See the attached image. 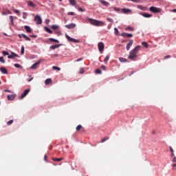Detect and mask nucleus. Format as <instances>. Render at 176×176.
Masks as SVG:
<instances>
[{"label": "nucleus", "mask_w": 176, "mask_h": 176, "mask_svg": "<svg viewBox=\"0 0 176 176\" xmlns=\"http://www.w3.org/2000/svg\"><path fill=\"white\" fill-rule=\"evenodd\" d=\"M141 45H137L135 48L131 50L128 58H129V60H134V58H137V57H138V55L137 54H138V52L141 50Z\"/></svg>", "instance_id": "f257e3e1"}, {"label": "nucleus", "mask_w": 176, "mask_h": 176, "mask_svg": "<svg viewBox=\"0 0 176 176\" xmlns=\"http://www.w3.org/2000/svg\"><path fill=\"white\" fill-rule=\"evenodd\" d=\"M89 23L91 24V25H95L96 27H102L105 25V23L104 21L93 19H88Z\"/></svg>", "instance_id": "f03ea898"}, {"label": "nucleus", "mask_w": 176, "mask_h": 176, "mask_svg": "<svg viewBox=\"0 0 176 176\" xmlns=\"http://www.w3.org/2000/svg\"><path fill=\"white\" fill-rule=\"evenodd\" d=\"M149 10L152 13H160V12H162V8H159L155 6H151L149 8Z\"/></svg>", "instance_id": "7ed1b4c3"}, {"label": "nucleus", "mask_w": 176, "mask_h": 176, "mask_svg": "<svg viewBox=\"0 0 176 176\" xmlns=\"http://www.w3.org/2000/svg\"><path fill=\"white\" fill-rule=\"evenodd\" d=\"M98 47L100 53H103L104 50L105 49V45L102 42H100L98 44Z\"/></svg>", "instance_id": "20e7f679"}, {"label": "nucleus", "mask_w": 176, "mask_h": 176, "mask_svg": "<svg viewBox=\"0 0 176 176\" xmlns=\"http://www.w3.org/2000/svg\"><path fill=\"white\" fill-rule=\"evenodd\" d=\"M65 38H66V39H67L70 42H73L74 43H79V42H80L79 40L74 38H71V36H69L67 34H65Z\"/></svg>", "instance_id": "39448f33"}, {"label": "nucleus", "mask_w": 176, "mask_h": 176, "mask_svg": "<svg viewBox=\"0 0 176 176\" xmlns=\"http://www.w3.org/2000/svg\"><path fill=\"white\" fill-rule=\"evenodd\" d=\"M34 21L36 22V24H38V25L42 24V19L41 18V16H39V15H36L34 17Z\"/></svg>", "instance_id": "423d86ee"}, {"label": "nucleus", "mask_w": 176, "mask_h": 176, "mask_svg": "<svg viewBox=\"0 0 176 176\" xmlns=\"http://www.w3.org/2000/svg\"><path fill=\"white\" fill-rule=\"evenodd\" d=\"M17 95L15 94H11V95H8L7 96V100L8 101H14V98H16Z\"/></svg>", "instance_id": "0eeeda50"}, {"label": "nucleus", "mask_w": 176, "mask_h": 176, "mask_svg": "<svg viewBox=\"0 0 176 176\" xmlns=\"http://www.w3.org/2000/svg\"><path fill=\"white\" fill-rule=\"evenodd\" d=\"M30 93V89H25L23 93L21 94V97L19 98V100H23L24 97L27 96Z\"/></svg>", "instance_id": "6e6552de"}, {"label": "nucleus", "mask_w": 176, "mask_h": 176, "mask_svg": "<svg viewBox=\"0 0 176 176\" xmlns=\"http://www.w3.org/2000/svg\"><path fill=\"white\" fill-rule=\"evenodd\" d=\"M65 28H67V30H72V28H75L76 27V24L75 23H70L69 25H65Z\"/></svg>", "instance_id": "1a4fd4ad"}, {"label": "nucleus", "mask_w": 176, "mask_h": 176, "mask_svg": "<svg viewBox=\"0 0 176 176\" xmlns=\"http://www.w3.org/2000/svg\"><path fill=\"white\" fill-rule=\"evenodd\" d=\"M41 64V60H38L37 62H36L35 63H34L32 66H31V69H36V68H38V65Z\"/></svg>", "instance_id": "9d476101"}, {"label": "nucleus", "mask_w": 176, "mask_h": 176, "mask_svg": "<svg viewBox=\"0 0 176 176\" xmlns=\"http://www.w3.org/2000/svg\"><path fill=\"white\" fill-rule=\"evenodd\" d=\"M16 57H19V55L14 52H11V54L8 55V58L13 59L16 58Z\"/></svg>", "instance_id": "9b49d317"}, {"label": "nucleus", "mask_w": 176, "mask_h": 176, "mask_svg": "<svg viewBox=\"0 0 176 176\" xmlns=\"http://www.w3.org/2000/svg\"><path fill=\"white\" fill-rule=\"evenodd\" d=\"M133 43H134L133 40L129 41V43L126 45V50H130V48L133 46Z\"/></svg>", "instance_id": "f8f14e48"}, {"label": "nucleus", "mask_w": 176, "mask_h": 176, "mask_svg": "<svg viewBox=\"0 0 176 176\" xmlns=\"http://www.w3.org/2000/svg\"><path fill=\"white\" fill-rule=\"evenodd\" d=\"M121 36H123L124 38H132L133 34L129 33H122L121 34Z\"/></svg>", "instance_id": "ddd939ff"}, {"label": "nucleus", "mask_w": 176, "mask_h": 176, "mask_svg": "<svg viewBox=\"0 0 176 176\" xmlns=\"http://www.w3.org/2000/svg\"><path fill=\"white\" fill-rule=\"evenodd\" d=\"M122 12L124 14H127L128 13H131V10H130L129 8H122Z\"/></svg>", "instance_id": "4468645a"}, {"label": "nucleus", "mask_w": 176, "mask_h": 176, "mask_svg": "<svg viewBox=\"0 0 176 176\" xmlns=\"http://www.w3.org/2000/svg\"><path fill=\"white\" fill-rule=\"evenodd\" d=\"M100 3H102V5H104V6H110L111 3H109V2L104 1V0H100Z\"/></svg>", "instance_id": "2eb2a0df"}, {"label": "nucleus", "mask_w": 176, "mask_h": 176, "mask_svg": "<svg viewBox=\"0 0 176 176\" xmlns=\"http://www.w3.org/2000/svg\"><path fill=\"white\" fill-rule=\"evenodd\" d=\"M76 131H80V130H81V131H85V128H83V126H82V125H80V124L76 126Z\"/></svg>", "instance_id": "dca6fc26"}, {"label": "nucleus", "mask_w": 176, "mask_h": 176, "mask_svg": "<svg viewBox=\"0 0 176 176\" xmlns=\"http://www.w3.org/2000/svg\"><path fill=\"white\" fill-rule=\"evenodd\" d=\"M0 71H1V72L4 74L5 75H6L8 74V69H6V68H5L4 67H1L0 68Z\"/></svg>", "instance_id": "f3484780"}, {"label": "nucleus", "mask_w": 176, "mask_h": 176, "mask_svg": "<svg viewBox=\"0 0 176 176\" xmlns=\"http://www.w3.org/2000/svg\"><path fill=\"white\" fill-rule=\"evenodd\" d=\"M24 28H25L26 32H28L29 34H31V32H32V30H31V28L30 26L25 25L24 27Z\"/></svg>", "instance_id": "a211bd4d"}, {"label": "nucleus", "mask_w": 176, "mask_h": 176, "mask_svg": "<svg viewBox=\"0 0 176 176\" xmlns=\"http://www.w3.org/2000/svg\"><path fill=\"white\" fill-rule=\"evenodd\" d=\"M142 16H143V17H146V19H149V17H152V14H148V13H142Z\"/></svg>", "instance_id": "6ab92c4d"}, {"label": "nucleus", "mask_w": 176, "mask_h": 176, "mask_svg": "<svg viewBox=\"0 0 176 176\" xmlns=\"http://www.w3.org/2000/svg\"><path fill=\"white\" fill-rule=\"evenodd\" d=\"M137 8L138 9H140V10H143V11H145L147 9L146 7L142 6L141 5L138 6Z\"/></svg>", "instance_id": "aec40b11"}, {"label": "nucleus", "mask_w": 176, "mask_h": 176, "mask_svg": "<svg viewBox=\"0 0 176 176\" xmlns=\"http://www.w3.org/2000/svg\"><path fill=\"white\" fill-rule=\"evenodd\" d=\"M28 6H30V8H35V4H34L32 1H28Z\"/></svg>", "instance_id": "412c9836"}, {"label": "nucleus", "mask_w": 176, "mask_h": 176, "mask_svg": "<svg viewBox=\"0 0 176 176\" xmlns=\"http://www.w3.org/2000/svg\"><path fill=\"white\" fill-rule=\"evenodd\" d=\"M49 41H50L51 42H54L55 43H60V41L56 38H50Z\"/></svg>", "instance_id": "4be33fe9"}, {"label": "nucleus", "mask_w": 176, "mask_h": 176, "mask_svg": "<svg viewBox=\"0 0 176 176\" xmlns=\"http://www.w3.org/2000/svg\"><path fill=\"white\" fill-rule=\"evenodd\" d=\"M60 47V45H54L50 46V49L54 50V49H58Z\"/></svg>", "instance_id": "5701e85b"}, {"label": "nucleus", "mask_w": 176, "mask_h": 176, "mask_svg": "<svg viewBox=\"0 0 176 176\" xmlns=\"http://www.w3.org/2000/svg\"><path fill=\"white\" fill-rule=\"evenodd\" d=\"M51 83H52V78L46 79L45 81V84L46 85H50Z\"/></svg>", "instance_id": "b1692460"}, {"label": "nucleus", "mask_w": 176, "mask_h": 176, "mask_svg": "<svg viewBox=\"0 0 176 176\" xmlns=\"http://www.w3.org/2000/svg\"><path fill=\"white\" fill-rule=\"evenodd\" d=\"M23 38H24V39H25V41H31V38L30 37H28V36L24 34H21Z\"/></svg>", "instance_id": "393cba45"}, {"label": "nucleus", "mask_w": 176, "mask_h": 176, "mask_svg": "<svg viewBox=\"0 0 176 176\" xmlns=\"http://www.w3.org/2000/svg\"><path fill=\"white\" fill-rule=\"evenodd\" d=\"M45 30L46 32H48V34H53V31H52V30H50L49 28L45 27Z\"/></svg>", "instance_id": "a878e982"}, {"label": "nucleus", "mask_w": 176, "mask_h": 176, "mask_svg": "<svg viewBox=\"0 0 176 176\" xmlns=\"http://www.w3.org/2000/svg\"><path fill=\"white\" fill-rule=\"evenodd\" d=\"M9 19L10 20V25H14V19H13V16H10Z\"/></svg>", "instance_id": "bb28decb"}, {"label": "nucleus", "mask_w": 176, "mask_h": 176, "mask_svg": "<svg viewBox=\"0 0 176 176\" xmlns=\"http://www.w3.org/2000/svg\"><path fill=\"white\" fill-rule=\"evenodd\" d=\"M142 46H144V47H146V49H148L149 47V45H148V43L146 42H142Z\"/></svg>", "instance_id": "cd10ccee"}, {"label": "nucleus", "mask_w": 176, "mask_h": 176, "mask_svg": "<svg viewBox=\"0 0 176 176\" xmlns=\"http://www.w3.org/2000/svg\"><path fill=\"white\" fill-rule=\"evenodd\" d=\"M119 60L120 61V63H127V59L122 57L120 58Z\"/></svg>", "instance_id": "c85d7f7f"}, {"label": "nucleus", "mask_w": 176, "mask_h": 176, "mask_svg": "<svg viewBox=\"0 0 176 176\" xmlns=\"http://www.w3.org/2000/svg\"><path fill=\"white\" fill-rule=\"evenodd\" d=\"M69 2L72 5V6H75L76 5V1L75 0H69Z\"/></svg>", "instance_id": "c756f323"}, {"label": "nucleus", "mask_w": 176, "mask_h": 176, "mask_svg": "<svg viewBox=\"0 0 176 176\" xmlns=\"http://www.w3.org/2000/svg\"><path fill=\"white\" fill-rule=\"evenodd\" d=\"M109 57H110L109 55H107V56H106V57H105V58H104V63L105 64H107V63H108V60H109Z\"/></svg>", "instance_id": "7c9ffc66"}, {"label": "nucleus", "mask_w": 176, "mask_h": 176, "mask_svg": "<svg viewBox=\"0 0 176 176\" xmlns=\"http://www.w3.org/2000/svg\"><path fill=\"white\" fill-rule=\"evenodd\" d=\"M51 28H52V30H58V25H53L51 26Z\"/></svg>", "instance_id": "2f4dec72"}, {"label": "nucleus", "mask_w": 176, "mask_h": 176, "mask_svg": "<svg viewBox=\"0 0 176 176\" xmlns=\"http://www.w3.org/2000/svg\"><path fill=\"white\" fill-rule=\"evenodd\" d=\"M108 140H109V137L106 136L104 138L101 140V142H105V141H108Z\"/></svg>", "instance_id": "473e14b6"}, {"label": "nucleus", "mask_w": 176, "mask_h": 176, "mask_svg": "<svg viewBox=\"0 0 176 176\" xmlns=\"http://www.w3.org/2000/svg\"><path fill=\"white\" fill-rule=\"evenodd\" d=\"M52 160L54 162H61V160H63V158H52Z\"/></svg>", "instance_id": "72a5a7b5"}, {"label": "nucleus", "mask_w": 176, "mask_h": 176, "mask_svg": "<svg viewBox=\"0 0 176 176\" xmlns=\"http://www.w3.org/2000/svg\"><path fill=\"white\" fill-rule=\"evenodd\" d=\"M52 69L56 70V71H61V68L56 67V66H53Z\"/></svg>", "instance_id": "f704fd0d"}, {"label": "nucleus", "mask_w": 176, "mask_h": 176, "mask_svg": "<svg viewBox=\"0 0 176 176\" xmlns=\"http://www.w3.org/2000/svg\"><path fill=\"white\" fill-rule=\"evenodd\" d=\"M27 16H28V14L27 12H23V19L25 20L27 19Z\"/></svg>", "instance_id": "c9c22d12"}, {"label": "nucleus", "mask_w": 176, "mask_h": 176, "mask_svg": "<svg viewBox=\"0 0 176 176\" xmlns=\"http://www.w3.org/2000/svg\"><path fill=\"white\" fill-rule=\"evenodd\" d=\"M14 67H15V68H23V67H21V65L20 64H18V63H15L14 65Z\"/></svg>", "instance_id": "e433bc0d"}, {"label": "nucleus", "mask_w": 176, "mask_h": 176, "mask_svg": "<svg viewBox=\"0 0 176 176\" xmlns=\"http://www.w3.org/2000/svg\"><path fill=\"white\" fill-rule=\"evenodd\" d=\"M24 50H25L24 45H22L21 49V56H23V54H24Z\"/></svg>", "instance_id": "4c0bfd02"}, {"label": "nucleus", "mask_w": 176, "mask_h": 176, "mask_svg": "<svg viewBox=\"0 0 176 176\" xmlns=\"http://www.w3.org/2000/svg\"><path fill=\"white\" fill-rule=\"evenodd\" d=\"M2 54L3 56H10L9 53L7 51H3Z\"/></svg>", "instance_id": "58836bf2"}, {"label": "nucleus", "mask_w": 176, "mask_h": 176, "mask_svg": "<svg viewBox=\"0 0 176 176\" xmlns=\"http://www.w3.org/2000/svg\"><path fill=\"white\" fill-rule=\"evenodd\" d=\"M114 32L116 35H119V30H118V28H114Z\"/></svg>", "instance_id": "ea45409f"}, {"label": "nucleus", "mask_w": 176, "mask_h": 176, "mask_svg": "<svg viewBox=\"0 0 176 176\" xmlns=\"http://www.w3.org/2000/svg\"><path fill=\"white\" fill-rule=\"evenodd\" d=\"M0 63H3V64H5V59H3V56L0 57Z\"/></svg>", "instance_id": "a19ab883"}, {"label": "nucleus", "mask_w": 176, "mask_h": 176, "mask_svg": "<svg viewBox=\"0 0 176 176\" xmlns=\"http://www.w3.org/2000/svg\"><path fill=\"white\" fill-rule=\"evenodd\" d=\"M107 20L109 23H113V19L112 18H107Z\"/></svg>", "instance_id": "79ce46f5"}, {"label": "nucleus", "mask_w": 176, "mask_h": 176, "mask_svg": "<svg viewBox=\"0 0 176 176\" xmlns=\"http://www.w3.org/2000/svg\"><path fill=\"white\" fill-rule=\"evenodd\" d=\"M68 16H75V12H69L67 13Z\"/></svg>", "instance_id": "37998d69"}, {"label": "nucleus", "mask_w": 176, "mask_h": 176, "mask_svg": "<svg viewBox=\"0 0 176 176\" xmlns=\"http://www.w3.org/2000/svg\"><path fill=\"white\" fill-rule=\"evenodd\" d=\"M79 74H85V69H83V68L81 67V68L80 69Z\"/></svg>", "instance_id": "c03bdc74"}, {"label": "nucleus", "mask_w": 176, "mask_h": 176, "mask_svg": "<svg viewBox=\"0 0 176 176\" xmlns=\"http://www.w3.org/2000/svg\"><path fill=\"white\" fill-rule=\"evenodd\" d=\"M126 30H128L129 31H134V28H133V27H128L126 28Z\"/></svg>", "instance_id": "a18cd8bd"}, {"label": "nucleus", "mask_w": 176, "mask_h": 176, "mask_svg": "<svg viewBox=\"0 0 176 176\" xmlns=\"http://www.w3.org/2000/svg\"><path fill=\"white\" fill-rule=\"evenodd\" d=\"M95 72L96 74H101V70L100 69H96Z\"/></svg>", "instance_id": "49530a36"}, {"label": "nucleus", "mask_w": 176, "mask_h": 176, "mask_svg": "<svg viewBox=\"0 0 176 176\" xmlns=\"http://www.w3.org/2000/svg\"><path fill=\"white\" fill-rule=\"evenodd\" d=\"M171 58V56L167 55V56L164 57V60H167V58Z\"/></svg>", "instance_id": "de8ad7c7"}, {"label": "nucleus", "mask_w": 176, "mask_h": 176, "mask_svg": "<svg viewBox=\"0 0 176 176\" xmlns=\"http://www.w3.org/2000/svg\"><path fill=\"white\" fill-rule=\"evenodd\" d=\"M101 69H103L104 71H105L107 69V67H105V65H102L100 67Z\"/></svg>", "instance_id": "09e8293b"}, {"label": "nucleus", "mask_w": 176, "mask_h": 176, "mask_svg": "<svg viewBox=\"0 0 176 176\" xmlns=\"http://www.w3.org/2000/svg\"><path fill=\"white\" fill-rule=\"evenodd\" d=\"M113 10L116 11V12H119V10H120V9L119 8H116V7H114L113 8Z\"/></svg>", "instance_id": "8fccbe9b"}, {"label": "nucleus", "mask_w": 176, "mask_h": 176, "mask_svg": "<svg viewBox=\"0 0 176 176\" xmlns=\"http://www.w3.org/2000/svg\"><path fill=\"white\" fill-rule=\"evenodd\" d=\"M3 91H4V93H12V91L8 90V89H4Z\"/></svg>", "instance_id": "3c124183"}, {"label": "nucleus", "mask_w": 176, "mask_h": 176, "mask_svg": "<svg viewBox=\"0 0 176 176\" xmlns=\"http://www.w3.org/2000/svg\"><path fill=\"white\" fill-rule=\"evenodd\" d=\"M13 123V120H11L7 122V124H12Z\"/></svg>", "instance_id": "603ef678"}, {"label": "nucleus", "mask_w": 176, "mask_h": 176, "mask_svg": "<svg viewBox=\"0 0 176 176\" xmlns=\"http://www.w3.org/2000/svg\"><path fill=\"white\" fill-rule=\"evenodd\" d=\"M49 23H50V19H45V23L49 24Z\"/></svg>", "instance_id": "864d4df0"}, {"label": "nucleus", "mask_w": 176, "mask_h": 176, "mask_svg": "<svg viewBox=\"0 0 176 176\" xmlns=\"http://www.w3.org/2000/svg\"><path fill=\"white\" fill-rule=\"evenodd\" d=\"M169 148H170L171 153H174V150L173 149V147L169 146Z\"/></svg>", "instance_id": "5fc2aeb1"}, {"label": "nucleus", "mask_w": 176, "mask_h": 176, "mask_svg": "<svg viewBox=\"0 0 176 176\" xmlns=\"http://www.w3.org/2000/svg\"><path fill=\"white\" fill-rule=\"evenodd\" d=\"M78 10H79V12H85V10H83V8H79Z\"/></svg>", "instance_id": "6e6d98bb"}, {"label": "nucleus", "mask_w": 176, "mask_h": 176, "mask_svg": "<svg viewBox=\"0 0 176 176\" xmlns=\"http://www.w3.org/2000/svg\"><path fill=\"white\" fill-rule=\"evenodd\" d=\"M14 13L19 14L20 11L19 10H14Z\"/></svg>", "instance_id": "4d7b16f0"}, {"label": "nucleus", "mask_w": 176, "mask_h": 176, "mask_svg": "<svg viewBox=\"0 0 176 176\" xmlns=\"http://www.w3.org/2000/svg\"><path fill=\"white\" fill-rule=\"evenodd\" d=\"M132 2H135L136 3H138L140 2V0H131Z\"/></svg>", "instance_id": "13d9d810"}, {"label": "nucleus", "mask_w": 176, "mask_h": 176, "mask_svg": "<svg viewBox=\"0 0 176 176\" xmlns=\"http://www.w3.org/2000/svg\"><path fill=\"white\" fill-rule=\"evenodd\" d=\"M172 162H173V163H175V162H176V157H173Z\"/></svg>", "instance_id": "bf43d9fd"}, {"label": "nucleus", "mask_w": 176, "mask_h": 176, "mask_svg": "<svg viewBox=\"0 0 176 176\" xmlns=\"http://www.w3.org/2000/svg\"><path fill=\"white\" fill-rule=\"evenodd\" d=\"M76 61L77 62L82 61V58H78Z\"/></svg>", "instance_id": "052dcab7"}, {"label": "nucleus", "mask_w": 176, "mask_h": 176, "mask_svg": "<svg viewBox=\"0 0 176 176\" xmlns=\"http://www.w3.org/2000/svg\"><path fill=\"white\" fill-rule=\"evenodd\" d=\"M3 16H6L8 14V12H2Z\"/></svg>", "instance_id": "680f3d73"}, {"label": "nucleus", "mask_w": 176, "mask_h": 176, "mask_svg": "<svg viewBox=\"0 0 176 176\" xmlns=\"http://www.w3.org/2000/svg\"><path fill=\"white\" fill-rule=\"evenodd\" d=\"M31 38H36V35H30Z\"/></svg>", "instance_id": "e2e57ef3"}, {"label": "nucleus", "mask_w": 176, "mask_h": 176, "mask_svg": "<svg viewBox=\"0 0 176 176\" xmlns=\"http://www.w3.org/2000/svg\"><path fill=\"white\" fill-rule=\"evenodd\" d=\"M172 12H173V13H176V8H175V9L172 10Z\"/></svg>", "instance_id": "0e129e2a"}, {"label": "nucleus", "mask_w": 176, "mask_h": 176, "mask_svg": "<svg viewBox=\"0 0 176 176\" xmlns=\"http://www.w3.org/2000/svg\"><path fill=\"white\" fill-rule=\"evenodd\" d=\"M32 79H34V78L31 77L30 79L28 80V82H31V80H32Z\"/></svg>", "instance_id": "69168bd1"}, {"label": "nucleus", "mask_w": 176, "mask_h": 176, "mask_svg": "<svg viewBox=\"0 0 176 176\" xmlns=\"http://www.w3.org/2000/svg\"><path fill=\"white\" fill-rule=\"evenodd\" d=\"M172 167H176V163L172 165Z\"/></svg>", "instance_id": "338daca9"}, {"label": "nucleus", "mask_w": 176, "mask_h": 176, "mask_svg": "<svg viewBox=\"0 0 176 176\" xmlns=\"http://www.w3.org/2000/svg\"><path fill=\"white\" fill-rule=\"evenodd\" d=\"M170 156H174V153H171V155H170Z\"/></svg>", "instance_id": "774afa93"}]
</instances>
